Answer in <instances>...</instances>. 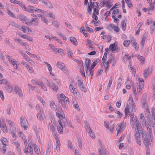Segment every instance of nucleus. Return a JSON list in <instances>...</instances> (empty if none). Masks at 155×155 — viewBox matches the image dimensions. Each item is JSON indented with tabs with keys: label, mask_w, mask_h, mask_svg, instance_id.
<instances>
[{
	"label": "nucleus",
	"mask_w": 155,
	"mask_h": 155,
	"mask_svg": "<svg viewBox=\"0 0 155 155\" xmlns=\"http://www.w3.org/2000/svg\"><path fill=\"white\" fill-rule=\"evenodd\" d=\"M36 109L38 112L37 114V118L42 121L45 124V117L43 113V110L42 108L39 105H37L36 106Z\"/></svg>",
	"instance_id": "f257e3e1"
},
{
	"label": "nucleus",
	"mask_w": 155,
	"mask_h": 155,
	"mask_svg": "<svg viewBox=\"0 0 155 155\" xmlns=\"http://www.w3.org/2000/svg\"><path fill=\"white\" fill-rule=\"evenodd\" d=\"M59 103L61 104L63 107L65 108L69 104V100L64 94H61L60 95Z\"/></svg>",
	"instance_id": "f03ea898"
},
{
	"label": "nucleus",
	"mask_w": 155,
	"mask_h": 155,
	"mask_svg": "<svg viewBox=\"0 0 155 155\" xmlns=\"http://www.w3.org/2000/svg\"><path fill=\"white\" fill-rule=\"evenodd\" d=\"M26 12L31 13H42L43 14H45L46 12L45 11H43L41 9H38L36 7L31 5H28L27 6Z\"/></svg>",
	"instance_id": "7ed1b4c3"
},
{
	"label": "nucleus",
	"mask_w": 155,
	"mask_h": 155,
	"mask_svg": "<svg viewBox=\"0 0 155 155\" xmlns=\"http://www.w3.org/2000/svg\"><path fill=\"white\" fill-rule=\"evenodd\" d=\"M142 137L143 142L145 145L147 147H148L151 144L150 142L152 141V136L150 135L148 139L146 134L143 133Z\"/></svg>",
	"instance_id": "20e7f679"
},
{
	"label": "nucleus",
	"mask_w": 155,
	"mask_h": 155,
	"mask_svg": "<svg viewBox=\"0 0 155 155\" xmlns=\"http://www.w3.org/2000/svg\"><path fill=\"white\" fill-rule=\"evenodd\" d=\"M69 89L70 92L72 93L77 98L79 99L81 98V95L78 90L74 87L71 84H70L69 85Z\"/></svg>",
	"instance_id": "39448f33"
},
{
	"label": "nucleus",
	"mask_w": 155,
	"mask_h": 155,
	"mask_svg": "<svg viewBox=\"0 0 155 155\" xmlns=\"http://www.w3.org/2000/svg\"><path fill=\"white\" fill-rule=\"evenodd\" d=\"M104 125L106 128L110 131V132L113 134L114 130L115 125L111 122L110 123L108 121H106L104 122Z\"/></svg>",
	"instance_id": "423d86ee"
},
{
	"label": "nucleus",
	"mask_w": 155,
	"mask_h": 155,
	"mask_svg": "<svg viewBox=\"0 0 155 155\" xmlns=\"http://www.w3.org/2000/svg\"><path fill=\"white\" fill-rule=\"evenodd\" d=\"M139 82V84L137 87V92L139 94L142 93V89L144 87V81L142 78H139L138 79Z\"/></svg>",
	"instance_id": "0eeeda50"
},
{
	"label": "nucleus",
	"mask_w": 155,
	"mask_h": 155,
	"mask_svg": "<svg viewBox=\"0 0 155 155\" xmlns=\"http://www.w3.org/2000/svg\"><path fill=\"white\" fill-rule=\"evenodd\" d=\"M128 102L131 108L132 111L136 112L137 111V108L135 103L133 100L132 95L131 94H130L129 95Z\"/></svg>",
	"instance_id": "6e6552de"
},
{
	"label": "nucleus",
	"mask_w": 155,
	"mask_h": 155,
	"mask_svg": "<svg viewBox=\"0 0 155 155\" xmlns=\"http://www.w3.org/2000/svg\"><path fill=\"white\" fill-rule=\"evenodd\" d=\"M6 57L8 58L9 62L12 64L14 68L17 69H18L17 61L8 55H6Z\"/></svg>",
	"instance_id": "1a4fd4ad"
},
{
	"label": "nucleus",
	"mask_w": 155,
	"mask_h": 155,
	"mask_svg": "<svg viewBox=\"0 0 155 155\" xmlns=\"http://www.w3.org/2000/svg\"><path fill=\"white\" fill-rule=\"evenodd\" d=\"M59 124L57 126V130L59 134H61L63 133V128L65 125V123L62 120H58Z\"/></svg>",
	"instance_id": "9d476101"
},
{
	"label": "nucleus",
	"mask_w": 155,
	"mask_h": 155,
	"mask_svg": "<svg viewBox=\"0 0 155 155\" xmlns=\"http://www.w3.org/2000/svg\"><path fill=\"white\" fill-rule=\"evenodd\" d=\"M56 65L58 68L61 69L64 73H68V70H67L66 67L64 64L60 61H58Z\"/></svg>",
	"instance_id": "9b49d317"
},
{
	"label": "nucleus",
	"mask_w": 155,
	"mask_h": 155,
	"mask_svg": "<svg viewBox=\"0 0 155 155\" xmlns=\"http://www.w3.org/2000/svg\"><path fill=\"white\" fill-rule=\"evenodd\" d=\"M126 126V123L124 122V121L120 124L118 127L116 128V130L117 131V136L125 128Z\"/></svg>",
	"instance_id": "f8f14e48"
},
{
	"label": "nucleus",
	"mask_w": 155,
	"mask_h": 155,
	"mask_svg": "<svg viewBox=\"0 0 155 155\" xmlns=\"http://www.w3.org/2000/svg\"><path fill=\"white\" fill-rule=\"evenodd\" d=\"M21 124L24 130H26L28 127V121L26 118L23 116L21 117Z\"/></svg>",
	"instance_id": "ddd939ff"
},
{
	"label": "nucleus",
	"mask_w": 155,
	"mask_h": 155,
	"mask_svg": "<svg viewBox=\"0 0 155 155\" xmlns=\"http://www.w3.org/2000/svg\"><path fill=\"white\" fill-rule=\"evenodd\" d=\"M56 116L60 120H62L63 121V119L65 118V115L61 109H58L56 110Z\"/></svg>",
	"instance_id": "4468645a"
},
{
	"label": "nucleus",
	"mask_w": 155,
	"mask_h": 155,
	"mask_svg": "<svg viewBox=\"0 0 155 155\" xmlns=\"http://www.w3.org/2000/svg\"><path fill=\"white\" fill-rule=\"evenodd\" d=\"M6 122L8 125L10 130H13L16 129L15 125L13 121L9 120H7Z\"/></svg>",
	"instance_id": "2eb2a0df"
},
{
	"label": "nucleus",
	"mask_w": 155,
	"mask_h": 155,
	"mask_svg": "<svg viewBox=\"0 0 155 155\" xmlns=\"http://www.w3.org/2000/svg\"><path fill=\"white\" fill-rule=\"evenodd\" d=\"M48 81L47 79L46 78H44L42 80V83L41 84H39V85L41 86V88L45 91H47V89L45 86L44 85V84H45L47 86H49V85L48 84Z\"/></svg>",
	"instance_id": "dca6fc26"
},
{
	"label": "nucleus",
	"mask_w": 155,
	"mask_h": 155,
	"mask_svg": "<svg viewBox=\"0 0 155 155\" xmlns=\"http://www.w3.org/2000/svg\"><path fill=\"white\" fill-rule=\"evenodd\" d=\"M78 85L80 87L81 90L84 91V92H85L87 91V90L85 87L84 86L83 84L82 80L81 79H79L78 81Z\"/></svg>",
	"instance_id": "f3484780"
},
{
	"label": "nucleus",
	"mask_w": 155,
	"mask_h": 155,
	"mask_svg": "<svg viewBox=\"0 0 155 155\" xmlns=\"http://www.w3.org/2000/svg\"><path fill=\"white\" fill-rule=\"evenodd\" d=\"M39 19L38 18H33L32 21H29L28 25H33L35 26L38 25L39 23Z\"/></svg>",
	"instance_id": "a211bd4d"
},
{
	"label": "nucleus",
	"mask_w": 155,
	"mask_h": 155,
	"mask_svg": "<svg viewBox=\"0 0 155 155\" xmlns=\"http://www.w3.org/2000/svg\"><path fill=\"white\" fill-rule=\"evenodd\" d=\"M134 123L136 127V130L137 131H141L143 132L142 130H141V127L140 125L139 124L138 119L137 118H135L134 120Z\"/></svg>",
	"instance_id": "6ab92c4d"
},
{
	"label": "nucleus",
	"mask_w": 155,
	"mask_h": 155,
	"mask_svg": "<svg viewBox=\"0 0 155 155\" xmlns=\"http://www.w3.org/2000/svg\"><path fill=\"white\" fill-rule=\"evenodd\" d=\"M48 129L52 132V134L54 136H55L56 137H55L58 136L54 126L50 125V124H49L48 125Z\"/></svg>",
	"instance_id": "aec40b11"
},
{
	"label": "nucleus",
	"mask_w": 155,
	"mask_h": 155,
	"mask_svg": "<svg viewBox=\"0 0 155 155\" xmlns=\"http://www.w3.org/2000/svg\"><path fill=\"white\" fill-rule=\"evenodd\" d=\"M15 91L19 97H22L23 96V92L19 87H16L15 89Z\"/></svg>",
	"instance_id": "412c9836"
},
{
	"label": "nucleus",
	"mask_w": 155,
	"mask_h": 155,
	"mask_svg": "<svg viewBox=\"0 0 155 155\" xmlns=\"http://www.w3.org/2000/svg\"><path fill=\"white\" fill-rule=\"evenodd\" d=\"M124 113L126 116L130 114V107L128 103H126L124 104Z\"/></svg>",
	"instance_id": "4be33fe9"
},
{
	"label": "nucleus",
	"mask_w": 155,
	"mask_h": 155,
	"mask_svg": "<svg viewBox=\"0 0 155 155\" xmlns=\"http://www.w3.org/2000/svg\"><path fill=\"white\" fill-rule=\"evenodd\" d=\"M33 144L31 142H29L28 143V145H26L25 147L24 150V152L27 154H28L29 153L28 152V150L29 151V148L30 147H32Z\"/></svg>",
	"instance_id": "5701e85b"
},
{
	"label": "nucleus",
	"mask_w": 155,
	"mask_h": 155,
	"mask_svg": "<svg viewBox=\"0 0 155 155\" xmlns=\"http://www.w3.org/2000/svg\"><path fill=\"white\" fill-rule=\"evenodd\" d=\"M123 54L124 55L123 58V60L124 62H130L131 57L129 55L125 52H123Z\"/></svg>",
	"instance_id": "b1692460"
},
{
	"label": "nucleus",
	"mask_w": 155,
	"mask_h": 155,
	"mask_svg": "<svg viewBox=\"0 0 155 155\" xmlns=\"http://www.w3.org/2000/svg\"><path fill=\"white\" fill-rule=\"evenodd\" d=\"M152 72L151 69L148 68L145 70L143 72V75L146 78Z\"/></svg>",
	"instance_id": "393cba45"
},
{
	"label": "nucleus",
	"mask_w": 155,
	"mask_h": 155,
	"mask_svg": "<svg viewBox=\"0 0 155 155\" xmlns=\"http://www.w3.org/2000/svg\"><path fill=\"white\" fill-rule=\"evenodd\" d=\"M117 44L115 43L113 44H110L109 46V48L110 51H114L117 49Z\"/></svg>",
	"instance_id": "a878e982"
},
{
	"label": "nucleus",
	"mask_w": 155,
	"mask_h": 155,
	"mask_svg": "<svg viewBox=\"0 0 155 155\" xmlns=\"http://www.w3.org/2000/svg\"><path fill=\"white\" fill-rule=\"evenodd\" d=\"M18 135L24 141V143H27V140L25 134L21 132H18Z\"/></svg>",
	"instance_id": "bb28decb"
},
{
	"label": "nucleus",
	"mask_w": 155,
	"mask_h": 155,
	"mask_svg": "<svg viewBox=\"0 0 155 155\" xmlns=\"http://www.w3.org/2000/svg\"><path fill=\"white\" fill-rule=\"evenodd\" d=\"M5 89L6 91L9 93H11L13 90V88L12 85H11L9 83L7 84L5 87Z\"/></svg>",
	"instance_id": "cd10ccee"
},
{
	"label": "nucleus",
	"mask_w": 155,
	"mask_h": 155,
	"mask_svg": "<svg viewBox=\"0 0 155 155\" xmlns=\"http://www.w3.org/2000/svg\"><path fill=\"white\" fill-rule=\"evenodd\" d=\"M0 141L3 144V145L5 146H8V141L6 138L2 137L1 138Z\"/></svg>",
	"instance_id": "c85d7f7f"
},
{
	"label": "nucleus",
	"mask_w": 155,
	"mask_h": 155,
	"mask_svg": "<svg viewBox=\"0 0 155 155\" xmlns=\"http://www.w3.org/2000/svg\"><path fill=\"white\" fill-rule=\"evenodd\" d=\"M114 78L113 76H111L110 78L109 81L107 88V89L108 90H109L110 87L112 84V82L114 80Z\"/></svg>",
	"instance_id": "c756f323"
},
{
	"label": "nucleus",
	"mask_w": 155,
	"mask_h": 155,
	"mask_svg": "<svg viewBox=\"0 0 155 155\" xmlns=\"http://www.w3.org/2000/svg\"><path fill=\"white\" fill-rule=\"evenodd\" d=\"M34 147L35 151V155H38L40 151V148L38 146L35 144L34 145Z\"/></svg>",
	"instance_id": "7c9ffc66"
},
{
	"label": "nucleus",
	"mask_w": 155,
	"mask_h": 155,
	"mask_svg": "<svg viewBox=\"0 0 155 155\" xmlns=\"http://www.w3.org/2000/svg\"><path fill=\"white\" fill-rule=\"evenodd\" d=\"M0 128L4 133L7 132L8 130L6 125L5 124H4L2 125L0 124Z\"/></svg>",
	"instance_id": "2f4dec72"
},
{
	"label": "nucleus",
	"mask_w": 155,
	"mask_h": 155,
	"mask_svg": "<svg viewBox=\"0 0 155 155\" xmlns=\"http://www.w3.org/2000/svg\"><path fill=\"white\" fill-rule=\"evenodd\" d=\"M132 45L135 48V50H138L139 47L135 40H133L131 41Z\"/></svg>",
	"instance_id": "473e14b6"
},
{
	"label": "nucleus",
	"mask_w": 155,
	"mask_h": 155,
	"mask_svg": "<svg viewBox=\"0 0 155 155\" xmlns=\"http://www.w3.org/2000/svg\"><path fill=\"white\" fill-rule=\"evenodd\" d=\"M55 140H56V149L57 151L60 150V142L58 139V137H55Z\"/></svg>",
	"instance_id": "72a5a7b5"
},
{
	"label": "nucleus",
	"mask_w": 155,
	"mask_h": 155,
	"mask_svg": "<svg viewBox=\"0 0 155 155\" xmlns=\"http://www.w3.org/2000/svg\"><path fill=\"white\" fill-rule=\"evenodd\" d=\"M112 13V17H115L116 15L120 13V11L118 9H114Z\"/></svg>",
	"instance_id": "f704fd0d"
},
{
	"label": "nucleus",
	"mask_w": 155,
	"mask_h": 155,
	"mask_svg": "<svg viewBox=\"0 0 155 155\" xmlns=\"http://www.w3.org/2000/svg\"><path fill=\"white\" fill-rule=\"evenodd\" d=\"M147 37V34H144L142 37V41L141 42V44L143 47L144 45L145 41V40Z\"/></svg>",
	"instance_id": "c9c22d12"
},
{
	"label": "nucleus",
	"mask_w": 155,
	"mask_h": 155,
	"mask_svg": "<svg viewBox=\"0 0 155 155\" xmlns=\"http://www.w3.org/2000/svg\"><path fill=\"white\" fill-rule=\"evenodd\" d=\"M5 145H1L0 146V150L2 153L4 154L7 150V147Z\"/></svg>",
	"instance_id": "e433bc0d"
},
{
	"label": "nucleus",
	"mask_w": 155,
	"mask_h": 155,
	"mask_svg": "<svg viewBox=\"0 0 155 155\" xmlns=\"http://www.w3.org/2000/svg\"><path fill=\"white\" fill-rule=\"evenodd\" d=\"M110 27L115 32H118L119 31L120 28L118 26H116L114 25H110Z\"/></svg>",
	"instance_id": "4c0bfd02"
},
{
	"label": "nucleus",
	"mask_w": 155,
	"mask_h": 155,
	"mask_svg": "<svg viewBox=\"0 0 155 155\" xmlns=\"http://www.w3.org/2000/svg\"><path fill=\"white\" fill-rule=\"evenodd\" d=\"M99 61V59H97L94 61L92 64L91 67V70L94 68L96 66Z\"/></svg>",
	"instance_id": "58836bf2"
},
{
	"label": "nucleus",
	"mask_w": 155,
	"mask_h": 155,
	"mask_svg": "<svg viewBox=\"0 0 155 155\" xmlns=\"http://www.w3.org/2000/svg\"><path fill=\"white\" fill-rule=\"evenodd\" d=\"M70 41L74 43V44L75 45H78V42L76 39L73 37H71L70 38Z\"/></svg>",
	"instance_id": "ea45409f"
},
{
	"label": "nucleus",
	"mask_w": 155,
	"mask_h": 155,
	"mask_svg": "<svg viewBox=\"0 0 155 155\" xmlns=\"http://www.w3.org/2000/svg\"><path fill=\"white\" fill-rule=\"evenodd\" d=\"M18 43L20 45H23L26 49H28L29 48V46L28 44L27 43H24L21 39L20 40Z\"/></svg>",
	"instance_id": "a19ab883"
},
{
	"label": "nucleus",
	"mask_w": 155,
	"mask_h": 155,
	"mask_svg": "<svg viewBox=\"0 0 155 155\" xmlns=\"http://www.w3.org/2000/svg\"><path fill=\"white\" fill-rule=\"evenodd\" d=\"M20 20L24 23H25L28 25V23L29 21L27 18L25 16H22L20 18Z\"/></svg>",
	"instance_id": "79ce46f5"
},
{
	"label": "nucleus",
	"mask_w": 155,
	"mask_h": 155,
	"mask_svg": "<svg viewBox=\"0 0 155 155\" xmlns=\"http://www.w3.org/2000/svg\"><path fill=\"white\" fill-rule=\"evenodd\" d=\"M91 63V61L89 59H86L85 62V64L87 68H89Z\"/></svg>",
	"instance_id": "37998d69"
},
{
	"label": "nucleus",
	"mask_w": 155,
	"mask_h": 155,
	"mask_svg": "<svg viewBox=\"0 0 155 155\" xmlns=\"http://www.w3.org/2000/svg\"><path fill=\"white\" fill-rule=\"evenodd\" d=\"M140 122L142 123H143L145 122V119L144 116V115L143 113H141L140 114Z\"/></svg>",
	"instance_id": "c03bdc74"
},
{
	"label": "nucleus",
	"mask_w": 155,
	"mask_h": 155,
	"mask_svg": "<svg viewBox=\"0 0 155 155\" xmlns=\"http://www.w3.org/2000/svg\"><path fill=\"white\" fill-rule=\"evenodd\" d=\"M84 123L86 125V130L89 133L90 132H92V130L91 128L89 125L87 124V122L86 121H85Z\"/></svg>",
	"instance_id": "a18cd8bd"
},
{
	"label": "nucleus",
	"mask_w": 155,
	"mask_h": 155,
	"mask_svg": "<svg viewBox=\"0 0 155 155\" xmlns=\"http://www.w3.org/2000/svg\"><path fill=\"white\" fill-rule=\"evenodd\" d=\"M110 62L109 61H107L104 64V66L105 69V71L106 72H107L108 71V69L109 67Z\"/></svg>",
	"instance_id": "49530a36"
},
{
	"label": "nucleus",
	"mask_w": 155,
	"mask_h": 155,
	"mask_svg": "<svg viewBox=\"0 0 155 155\" xmlns=\"http://www.w3.org/2000/svg\"><path fill=\"white\" fill-rule=\"evenodd\" d=\"M57 51L61 56H65L66 54V53L64 52V50L62 49H58Z\"/></svg>",
	"instance_id": "de8ad7c7"
},
{
	"label": "nucleus",
	"mask_w": 155,
	"mask_h": 155,
	"mask_svg": "<svg viewBox=\"0 0 155 155\" xmlns=\"http://www.w3.org/2000/svg\"><path fill=\"white\" fill-rule=\"evenodd\" d=\"M155 3H153V4H150L149 8H148V11H153L154 9Z\"/></svg>",
	"instance_id": "09e8293b"
},
{
	"label": "nucleus",
	"mask_w": 155,
	"mask_h": 155,
	"mask_svg": "<svg viewBox=\"0 0 155 155\" xmlns=\"http://www.w3.org/2000/svg\"><path fill=\"white\" fill-rule=\"evenodd\" d=\"M51 144L48 145V146L46 153V155H49L51 152Z\"/></svg>",
	"instance_id": "8fccbe9b"
},
{
	"label": "nucleus",
	"mask_w": 155,
	"mask_h": 155,
	"mask_svg": "<svg viewBox=\"0 0 155 155\" xmlns=\"http://www.w3.org/2000/svg\"><path fill=\"white\" fill-rule=\"evenodd\" d=\"M73 105L74 108L77 109L78 110H79V105L76 101H74L73 102Z\"/></svg>",
	"instance_id": "3c124183"
},
{
	"label": "nucleus",
	"mask_w": 155,
	"mask_h": 155,
	"mask_svg": "<svg viewBox=\"0 0 155 155\" xmlns=\"http://www.w3.org/2000/svg\"><path fill=\"white\" fill-rule=\"evenodd\" d=\"M86 74L87 76L89 77L91 74L92 77L93 75V74L92 72L91 71V70H89V68H87Z\"/></svg>",
	"instance_id": "603ef678"
},
{
	"label": "nucleus",
	"mask_w": 155,
	"mask_h": 155,
	"mask_svg": "<svg viewBox=\"0 0 155 155\" xmlns=\"http://www.w3.org/2000/svg\"><path fill=\"white\" fill-rule=\"evenodd\" d=\"M18 4L19 5V6L21 7L24 10L26 11L27 7L25 6L24 4L21 2L19 1V2Z\"/></svg>",
	"instance_id": "864d4df0"
},
{
	"label": "nucleus",
	"mask_w": 155,
	"mask_h": 155,
	"mask_svg": "<svg viewBox=\"0 0 155 155\" xmlns=\"http://www.w3.org/2000/svg\"><path fill=\"white\" fill-rule=\"evenodd\" d=\"M142 132L141 131H136V133L135 134V137L136 140L138 139L139 138H140V133Z\"/></svg>",
	"instance_id": "5fc2aeb1"
},
{
	"label": "nucleus",
	"mask_w": 155,
	"mask_h": 155,
	"mask_svg": "<svg viewBox=\"0 0 155 155\" xmlns=\"http://www.w3.org/2000/svg\"><path fill=\"white\" fill-rule=\"evenodd\" d=\"M137 57L141 62L143 63L145 62V58L139 55H137Z\"/></svg>",
	"instance_id": "6e6d98bb"
},
{
	"label": "nucleus",
	"mask_w": 155,
	"mask_h": 155,
	"mask_svg": "<svg viewBox=\"0 0 155 155\" xmlns=\"http://www.w3.org/2000/svg\"><path fill=\"white\" fill-rule=\"evenodd\" d=\"M21 28L22 31L24 33H25L27 31L28 32L29 30V29L28 28L24 26H22Z\"/></svg>",
	"instance_id": "4d7b16f0"
},
{
	"label": "nucleus",
	"mask_w": 155,
	"mask_h": 155,
	"mask_svg": "<svg viewBox=\"0 0 155 155\" xmlns=\"http://www.w3.org/2000/svg\"><path fill=\"white\" fill-rule=\"evenodd\" d=\"M107 53L106 52H105L102 59L101 62L102 63L104 64L105 63V61L106 60V58H107Z\"/></svg>",
	"instance_id": "13d9d810"
},
{
	"label": "nucleus",
	"mask_w": 155,
	"mask_h": 155,
	"mask_svg": "<svg viewBox=\"0 0 155 155\" xmlns=\"http://www.w3.org/2000/svg\"><path fill=\"white\" fill-rule=\"evenodd\" d=\"M130 41L129 40H125L123 44L125 47H128L130 44Z\"/></svg>",
	"instance_id": "bf43d9fd"
},
{
	"label": "nucleus",
	"mask_w": 155,
	"mask_h": 155,
	"mask_svg": "<svg viewBox=\"0 0 155 155\" xmlns=\"http://www.w3.org/2000/svg\"><path fill=\"white\" fill-rule=\"evenodd\" d=\"M121 24L122 29L124 31H125L126 28V25L125 21H122Z\"/></svg>",
	"instance_id": "052dcab7"
},
{
	"label": "nucleus",
	"mask_w": 155,
	"mask_h": 155,
	"mask_svg": "<svg viewBox=\"0 0 155 155\" xmlns=\"http://www.w3.org/2000/svg\"><path fill=\"white\" fill-rule=\"evenodd\" d=\"M32 57L34 58L39 61H41V58L38 55L33 54Z\"/></svg>",
	"instance_id": "680f3d73"
},
{
	"label": "nucleus",
	"mask_w": 155,
	"mask_h": 155,
	"mask_svg": "<svg viewBox=\"0 0 155 155\" xmlns=\"http://www.w3.org/2000/svg\"><path fill=\"white\" fill-rule=\"evenodd\" d=\"M86 42L87 43V45H88L90 48L92 47V41L91 40L87 39Z\"/></svg>",
	"instance_id": "e2e57ef3"
},
{
	"label": "nucleus",
	"mask_w": 155,
	"mask_h": 155,
	"mask_svg": "<svg viewBox=\"0 0 155 155\" xmlns=\"http://www.w3.org/2000/svg\"><path fill=\"white\" fill-rule=\"evenodd\" d=\"M98 15H97L92 14V17L94 18V20L91 22L92 23L94 22V21H97L98 19V18L97 16Z\"/></svg>",
	"instance_id": "0e129e2a"
},
{
	"label": "nucleus",
	"mask_w": 155,
	"mask_h": 155,
	"mask_svg": "<svg viewBox=\"0 0 155 155\" xmlns=\"http://www.w3.org/2000/svg\"><path fill=\"white\" fill-rule=\"evenodd\" d=\"M93 7V5L92 3L90 4V5H89L87 8V11L90 14L91 13V12L92 10V8Z\"/></svg>",
	"instance_id": "69168bd1"
},
{
	"label": "nucleus",
	"mask_w": 155,
	"mask_h": 155,
	"mask_svg": "<svg viewBox=\"0 0 155 155\" xmlns=\"http://www.w3.org/2000/svg\"><path fill=\"white\" fill-rule=\"evenodd\" d=\"M51 87L55 91H57L58 89V87L53 84H52V85L51 86Z\"/></svg>",
	"instance_id": "338daca9"
},
{
	"label": "nucleus",
	"mask_w": 155,
	"mask_h": 155,
	"mask_svg": "<svg viewBox=\"0 0 155 155\" xmlns=\"http://www.w3.org/2000/svg\"><path fill=\"white\" fill-rule=\"evenodd\" d=\"M8 83L7 82V80L5 79L0 80V84H5L7 85Z\"/></svg>",
	"instance_id": "774afa93"
}]
</instances>
